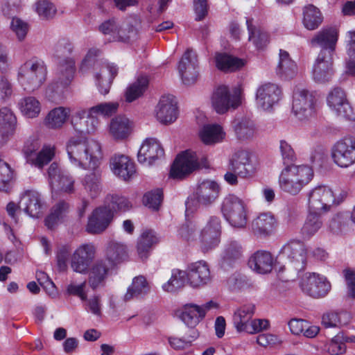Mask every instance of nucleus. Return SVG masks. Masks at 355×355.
<instances>
[{
	"mask_svg": "<svg viewBox=\"0 0 355 355\" xmlns=\"http://www.w3.org/2000/svg\"><path fill=\"white\" fill-rule=\"evenodd\" d=\"M243 255V248L236 240H228L224 245L222 252V264L223 266H231L240 260Z\"/></svg>",
	"mask_w": 355,
	"mask_h": 355,
	"instance_id": "nucleus-37",
	"label": "nucleus"
},
{
	"mask_svg": "<svg viewBox=\"0 0 355 355\" xmlns=\"http://www.w3.org/2000/svg\"><path fill=\"white\" fill-rule=\"evenodd\" d=\"M104 204L110 208L113 214L117 211H128L132 207L127 198L118 194H108L105 198Z\"/></svg>",
	"mask_w": 355,
	"mask_h": 355,
	"instance_id": "nucleus-55",
	"label": "nucleus"
},
{
	"mask_svg": "<svg viewBox=\"0 0 355 355\" xmlns=\"http://www.w3.org/2000/svg\"><path fill=\"white\" fill-rule=\"evenodd\" d=\"M111 267L107 264L106 261L103 259L95 262L91 268L88 279V283L92 289L95 290L98 287L103 286Z\"/></svg>",
	"mask_w": 355,
	"mask_h": 355,
	"instance_id": "nucleus-36",
	"label": "nucleus"
},
{
	"mask_svg": "<svg viewBox=\"0 0 355 355\" xmlns=\"http://www.w3.org/2000/svg\"><path fill=\"white\" fill-rule=\"evenodd\" d=\"M300 287L305 294L320 298L329 293L331 285L324 276L315 272H306L300 280Z\"/></svg>",
	"mask_w": 355,
	"mask_h": 355,
	"instance_id": "nucleus-11",
	"label": "nucleus"
},
{
	"mask_svg": "<svg viewBox=\"0 0 355 355\" xmlns=\"http://www.w3.org/2000/svg\"><path fill=\"white\" fill-rule=\"evenodd\" d=\"M313 171L307 165H286L279 178L280 189L291 196L298 195L311 181Z\"/></svg>",
	"mask_w": 355,
	"mask_h": 355,
	"instance_id": "nucleus-3",
	"label": "nucleus"
},
{
	"mask_svg": "<svg viewBox=\"0 0 355 355\" xmlns=\"http://www.w3.org/2000/svg\"><path fill=\"white\" fill-rule=\"evenodd\" d=\"M47 73L44 62L33 58L27 60L19 67L17 80L25 91L33 92L46 82Z\"/></svg>",
	"mask_w": 355,
	"mask_h": 355,
	"instance_id": "nucleus-4",
	"label": "nucleus"
},
{
	"mask_svg": "<svg viewBox=\"0 0 355 355\" xmlns=\"http://www.w3.org/2000/svg\"><path fill=\"white\" fill-rule=\"evenodd\" d=\"M110 167L112 173L120 179L128 181L136 173L133 161L124 155H114L110 160Z\"/></svg>",
	"mask_w": 355,
	"mask_h": 355,
	"instance_id": "nucleus-27",
	"label": "nucleus"
},
{
	"mask_svg": "<svg viewBox=\"0 0 355 355\" xmlns=\"http://www.w3.org/2000/svg\"><path fill=\"white\" fill-rule=\"evenodd\" d=\"M36 11L40 17L48 19L55 16L57 10L51 2L41 0L37 3Z\"/></svg>",
	"mask_w": 355,
	"mask_h": 355,
	"instance_id": "nucleus-64",
	"label": "nucleus"
},
{
	"mask_svg": "<svg viewBox=\"0 0 355 355\" xmlns=\"http://www.w3.org/2000/svg\"><path fill=\"white\" fill-rule=\"evenodd\" d=\"M48 174L52 191H60L67 193L74 192V179L68 173L61 171L55 162L50 165Z\"/></svg>",
	"mask_w": 355,
	"mask_h": 355,
	"instance_id": "nucleus-17",
	"label": "nucleus"
},
{
	"mask_svg": "<svg viewBox=\"0 0 355 355\" xmlns=\"http://www.w3.org/2000/svg\"><path fill=\"white\" fill-rule=\"evenodd\" d=\"M331 157L336 164L347 168L355 164V138L346 137L338 140L331 148Z\"/></svg>",
	"mask_w": 355,
	"mask_h": 355,
	"instance_id": "nucleus-12",
	"label": "nucleus"
},
{
	"mask_svg": "<svg viewBox=\"0 0 355 355\" xmlns=\"http://www.w3.org/2000/svg\"><path fill=\"white\" fill-rule=\"evenodd\" d=\"M19 108L24 116L28 118L37 117L41 112V103L34 96H26L20 99Z\"/></svg>",
	"mask_w": 355,
	"mask_h": 355,
	"instance_id": "nucleus-52",
	"label": "nucleus"
},
{
	"mask_svg": "<svg viewBox=\"0 0 355 355\" xmlns=\"http://www.w3.org/2000/svg\"><path fill=\"white\" fill-rule=\"evenodd\" d=\"M12 171L8 163L0 159V191L9 192L11 189Z\"/></svg>",
	"mask_w": 355,
	"mask_h": 355,
	"instance_id": "nucleus-59",
	"label": "nucleus"
},
{
	"mask_svg": "<svg viewBox=\"0 0 355 355\" xmlns=\"http://www.w3.org/2000/svg\"><path fill=\"white\" fill-rule=\"evenodd\" d=\"M119 108V103L116 102H108L99 103L89 108L90 113L104 117H110L116 113Z\"/></svg>",
	"mask_w": 355,
	"mask_h": 355,
	"instance_id": "nucleus-60",
	"label": "nucleus"
},
{
	"mask_svg": "<svg viewBox=\"0 0 355 355\" xmlns=\"http://www.w3.org/2000/svg\"><path fill=\"white\" fill-rule=\"evenodd\" d=\"M163 192L162 189H157L147 192L143 198V202L150 209L158 210L162 202Z\"/></svg>",
	"mask_w": 355,
	"mask_h": 355,
	"instance_id": "nucleus-62",
	"label": "nucleus"
},
{
	"mask_svg": "<svg viewBox=\"0 0 355 355\" xmlns=\"http://www.w3.org/2000/svg\"><path fill=\"white\" fill-rule=\"evenodd\" d=\"M71 123L78 132L93 134L98 130L100 121L94 114L90 113L89 109H78L72 116Z\"/></svg>",
	"mask_w": 355,
	"mask_h": 355,
	"instance_id": "nucleus-25",
	"label": "nucleus"
},
{
	"mask_svg": "<svg viewBox=\"0 0 355 355\" xmlns=\"http://www.w3.org/2000/svg\"><path fill=\"white\" fill-rule=\"evenodd\" d=\"M75 71L74 60L67 58L61 61L58 67L57 78L45 89V98L53 103L60 102L64 97L65 89L74 77Z\"/></svg>",
	"mask_w": 355,
	"mask_h": 355,
	"instance_id": "nucleus-5",
	"label": "nucleus"
},
{
	"mask_svg": "<svg viewBox=\"0 0 355 355\" xmlns=\"http://www.w3.org/2000/svg\"><path fill=\"white\" fill-rule=\"evenodd\" d=\"M232 125L236 137L240 140L252 139L257 132L254 122L248 117L236 119Z\"/></svg>",
	"mask_w": 355,
	"mask_h": 355,
	"instance_id": "nucleus-42",
	"label": "nucleus"
},
{
	"mask_svg": "<svg viewBox=\"0 0 355 355\" xmlns=\"http://www.w3.org/2000/svg\"><path fill=\"white\" fill-rule=\"evenodd\" d=\"M188 283L187 270L173 269L169 280L163 284L162 288L168 293H175L183 288Z\"/></svg>",
	"mask_w": 355,
	"mask_h": 355,
	"instance_id": "nucleus-50",
	"label": "nucleus"
},
{
	"mask_svg": "<svg viewBox=\"0 0 355 355\" xmlns=\"http://www.w3.org/2000/svg\"><path fill=\"white\" fill-rule=\"evenodd\" d=\"M229 170L236 173L241 178L250 176L254 172L250 156L246 151H239L234 153L230 161Z\"/></svg>",
	"mask_w": 355,
	"mask_h": 355,
	"instance_id": "nucleus-31",
	"label": "nucleus"
},
{
	"mask_svg": "<svg viewBox=\"0 0 355 355\" xmlns=\"http://www.w3.org/2000/svg\"><path fill=\"white\" fill-rule=\"evenodd\" d=\"M150 289V285L145 277L142 275L135 277L128 288L123 299L125 301H130L142 298L149 293Z\"/></svg>",
	"mask_w": 355,
	"mask_h": 355,
	"instance_id": "nucleus-43",
	"label": "nucleus"
},
{
	"mask_svg": "<svg viewBox=\"0 0 355 355\" xmlns=\"http://www.w3.org/2000/svg\"><path fill=\"white\" fill-rule=\"evenodd\" d=\"M199 166L196 153L191 150H187L177 156L171 166L170 177L173 179H183L198 169Z\"/></svg>",
	"mask_w": 355,
	"mask_h": 355,
	"instance_id": "nucleus-13",
	"label": "nucleus"
},
{
	"mask_svg": "<svg viewBox=\"0 0 355 355\" xmlns=\"http://www.w3.org/2000/svg\"><path fill=\"white\" fill-rule=\"evenodd\" d=\"M164 150L162 145L156 138L146 139L138 152L137 158L139 163L150 166L156 161L162 159Z\"/></svg>",
	"mask_w": 355,
	"mask_h": 355,
	"instance_id": "nucleus-16",
	"label": "nucleus"
},
{
	"mask_svg": "<svg viewBox=\"0 0 355 355\" xmlns=\"http://www.w3.org/2000/svg\"><path fill=\"white\" fill-rule=\"evenodd\" d=\"M276 73L282 79L290 80L293 78L297 73L295 62L290 58L288 53L284 50H279V60L276 69Z\"/></svg>",
	"mask_w": 355,
	"mask_h": 355,
	"instance_id": "nucleus-38",
	"label": "nucleus"
},
{
	"mask_svg": "<svg viewBox=\"0 0 355 355\" xmlns=\"http://www.w3.org/2000/svg\"><path fill=\"white\" fill-rule=\"evenodd\" d=\"M199 137L204 144L211 146L222 142L225 132L220 125L208 124L199 131Z\"/></svg>",
	"mask_w": 355,
	"mask_h": 355,
	"instance_id": "nucleus-40",
	"label": "nucleus"
},
{
	"mask_svg": "<svg viewBox=\"0 0 355 355\" xmlns=\"http://www.w3.org/2000/svg\"><path fill=\"white\" fill-rule=\"evenodd\" d=\"M319 214L314 212H309L308 214L300 231L304 239H309L322 227L323 223Z\"/></svg>",
	"mask_w": 355,
	"mask_h": 355,
	"instance_id": "nucleus-51",
	"label": "nucleus"
},
{
	"mask_svg": "<svg viewBox=\"0 0 355 355\" xmlns=\"http://www.w3.org/2000/svg\"><path fill=\"white\" fill-rule=\"evenodd\" d=\"M17 118L8 107L0 109V144L6 143L15 131Z\"/></svg>",
	"mask_w": 355,
	"mask_h": 355,
	"instance_id": "nucleus-32",
	"label": "nucleus"
},
{
	"mask_svg": "<svg viewBox=\"0 0 355 355\" xmlns=\"http://www.w3.org/2000/svg\"><path fill=\"white\" fill-rule=\"evenodd\" d=\"M157 120L164 125L171 124L178 117L177 102L172 96H162L155 109Z\"/></svg>",
	"mask_w": 355,
	"mask_h": 355,
	"instance_id": "nucleus-20",
	"label": "nucleus"
},
{
	"mask_svg": "<svg viewBox=\"0 0 355 355\" xmlns=\"http://www.w3.org/2000/svg\"><path fill=\"white\" fill-rule=\"evenodd\" d=\"M100 51L96 49L89 50L82 61L80 69H94V77L98 92L105 95L110 92L113 79L117 75L118 68L114 64L98 60Z\"/></svg>",
	"mask_w": 355,
	"mask_h": 355,
	"instance_id": "nucleus-2",
	"label": "nucleus"
},
{
	"mask_svg": "<svg viewBox=\"0 0 355 355\" xmlns=\"http://www.w3.org/2000/svg\"><path fill=\"white\" fill-rule=\"evenodd\" d=\"M220 209L223 217L232 227H245L248 218L246 206L243 200L234 195H228L223 199Z\"/></svg>",
	"mask_w": 355,
	"mask_h": 355,
	"instance_id": "nucleus-9",
	"label": "nucleus"
},
{
	"mask_svg": "<svg viewBox=\"0 0 355 355\" xmlns=\"http://www.w3.org/2000/svg\"><path fill=\"white\" fill-rule=\"evenodd\" d=\"M282 96V89L278 85L266 83L257 88L256 101L258 106L261 109L270 110L279 103Z\"/></svg>",
	"mask_w": 355,
	"mask_h": 355,
	"instance_id": "nucleus-15",
	"label": "nucleus"
},
{
	"mask_svg": "<svg viewBox=\"0 0 355 355\" xmlns=\"http://www.w3.org/2000/svg\"><path fill=\"white\" fill-rule=\"evenodd\" d=\"M327 102L330 109L338 116L343 118H349L352 114V109L346 94L340 87L331 89L327 97Z\"/></svg>",
	"mask_w": 355,
	"mask_h": 355,
	"instance_id": "nucleus-24",
	"label": "nucleus"
},
{
	"mask_svg": "<svg viewBox=\"0 0 355 355\" xmlns=\"http://www.w3.org/2000/svg\"><path fill=\"white\" fill-rule=\"evenodd\" d=\"M322 21L323 17L317 7L310 4L304 8L302 22L306 29L313 31L318 28Z\"/></svg>",
	"mask_w": 355,
	"mask_h": 355,
	"instance_id": "nucleus-48",
	"label": "nucleus"
},
{
	"mask_svg": "<svg viewBox=\"0 0 355 355\" xmlns=\"http://www.w3.org/2000/svg\"><path fill=\"white\" fill-rule=\"evenodd\" d=\"M276 226L277 220L275 216L269 212L259 214L252 223L253 232L260 236L270 235Z\"/></svg>",
	"mask_w": 355,
	"mask_h": 355,
	"instance_id": "nucleus-34",
	"label": "nucleus"
},
{
	"mask_svg": "<svg viewBox=\"0 0 355 355\" xmlns=\"http://www.w3.org/2000/svg\"><path fill=\"white\" fill-rule=\"evenodd\" d=\"M219 192L220 187L216 182L206 180L197 185L194 196L200 205L208 206L216 200Z\"/></svg>",
	"mask_w": 355,
	"mask_h": 355,
	"instance_id": "nucleus-29",
	"label": "nucleus"
},
{
	"mask_svg": "<svg viewBox=\"0 0 355 355\" xmlns=\"http://www.w3.org/2000/svg\"><path fill=\"white\" fill-rule=\"evenodd\" d=\"M248 266L257 273L266 274L272 269L273 257L268 251L258 250L250 257Z\"/></svg>",
	"mask_w": 355,
	"mask_h": 355,
	"instance_id": "nucleus-33",
	"label": "nucleus"
},
{
	"mask_svg": "<svg viewBox=\"0 0 355 355\" xmlns=\"http://www.w3.org/2000/svg\"><path fill=\"white\" fill-rule=\"evenodd\" d=\"M106 260L110 266H114L125 261L128 257L127 245L121 242L112 241L107 246Z\"/></svg>",
	"mask_w": 355,
	"mask_h": 355,
	"instance_id": "nucleus-35",
	"label": "nucleus"
},
{
	"mask_svg": "<svg viewBox=\"0 0 355 355\" xmlns=\"http://www.w3.org/2000/svg\"><path fill=\"white\" fill-rule=\"evenodd\" d=\"M69 204L60 201L53 206L51 213L45 219V225L49 229H53L61 221L69 209Z\"/></svg>",
	"mask_w": 355,
	"mask_h": 355,
	"instance_id": "nucleus-53",
	"label": "nucleus"
},
{
	"mask_svg": "<svg viewBox=\"0 0 355 355\" xmlns=\"http://www.w3.org/2000/svg\"><path fill=\"white\" fill-rule=\"evenodd\" d=\"M317 110V98L313 94L304 89L293 93L292 112L297 120L306 122L314 118Z\"/></svg>",
	"mask_w": 355,
	"mask_h": 355,
	"instance_id": "nucleus-8",
	"label": "nucleus"
},
{
	"mask_svg": "<svg viewBox=\"0 0 355 355\" xmlns=\"http://www.w3.org/2000/svg\"><path fill=\"white\" fill-rule=\"evenodd\" d=\"M95 257V248L92 244L79 246L72 254L71 267L76 272L85 274Z\"/></svg>",
	"mask_w": 355,
	"mask_h": 355,
	"instance_id": "nucleus-21",
	"label": "nucleus"
},
{
	"mask_svg": "<svg viewBox=\"0 0 355 355\" xmlns=\"http://www.w3.org/2000/svg\"><path fill=\"white\" fill-rule=\"evenodd\" d=\"M349 314L345 311H330L324 313L322 318V324L326 328L340 327L349 322Z\"/></svg>",
	"mask_w": 355,
	"mask_h": 355,
	"instance_id": "nucleus-54",
	"label": "nucleus"
},
{
	"mask_svg": "<svg viewBox=\"0 0 355 355\" xmlns=\"http://www.w3.org/2000/svg\"><path fill=\"white\" fill-rule=\"evenodd\" d=\"M246 24L248 31V40L257 49H264L269 43L268 33L261 27L254 24L253 19H247Z\"/></svg>",
	"mask_w": 355,
	"mask_h": 355,
	"instance_id": "nucleus-44",
	"label": "nucleus"
},
{
	"mask_svg": "<svg viewBox=\"0 0 355 355\" xmlns=\"http://www.w3.org/2000/svg\"><path fill=\"white\" fill-rule=\"evenodd\" d=\"M132 122L123 116L112 119L109 125V132L114 139H124L131 133Z\"/></svg>",
	"mask_w": 355,
	"mask_h": 355,
	"instance_id": "nucleus-39",
	"label": "nucleus"
},
{
	"mask_svg": "<svg viewBox=\"0 0 355 355\" xmlns=\"http://www.w3.org/2000/svg\"><path fill=\"white\" fill-rule=\"evenodd\" d=\"M115 40L128 42L137 38V31L129 21L119 23Z\"/></svg>",
	"mask_w": 355,
	"mask_h": 355,
	"instance_id": "nucleus-58",
	"label": "nucleus"
},
{
	"mask_svg": "<svg viewBox=\"0 0 355 355\" xmlns=\"http://www.w3.org/2000/svg\"><path fill=\"white\" fill-rule=\"evenodd\" d=\"M333 55L326 50H320L313 66V79L318 83L329 81L333 74Z\"/></svg>",
	"mask_w": 355,
	"mask_h": 355,
	"instance_id": "nucleus-19",
	"label": "nucleus"
},
{
	"mask_svg": "<svg viewBox=\"0 0 355 355\" xmlns=\"http://www.w3.org/2000/svg\"><path fill=\"white\" fill-rule=\"evenodd\" d=\"M188 284L194 288H201L211 281L209 267L205 261L191 263L187 268Z\"/></svg>",
	"mask_w": 355,
	"mask_h": 355,
	"instance_id": "nucleus-18",
	"label": "nucleus"
},
{
	"mask_svg": "<svg viewBox=\"0 0 355 355\" xmlns=\"http://www.w3.org/2000/svg\"><path fill=\"white\" fill-rule=\"evenodd\" d=\"M280 254L293 263L297 269L304 268L306 261V248L302 242L290 241L282 248Z\"/></svg>",
	"mask_w": 355,
	"mask_h": 355,
	"instance_id": "nucleus-26",
	"label": "nucleus"
},
{
	"mask_svg": "<svg viewBox=\"0 0 355 355\" xmlns=\"http://www.w3.org/2000/svg\"><path fill=\"white\" fill-rule=\"evenodd\" d=\"M178 70L184 85L193 84L198 77V60L195 52L187 50L183 55L178 65Z\"/></svg>",
	"mask_w": 355,
	"mask_h": 355,
	"instance_id": "nucleus-22",
	"label": "nucleus"
},
{
	"mask_svg": "<svg viewBox=\"0 0 355 355\" xmlns=\"http://www.w3.org/2000/svg\"><path fill=\"white\" fill-rule=\"evenodd\" d=\"M347 54L346 73L355 76V31H350L347 33Z\"/></svg>",
	"mask_w": 355,
	"mask_h": 355,
	"instance_id": "nucleus-57",
	"label": "nucleus"
},
{
	"mask_svg": "<svg viewBox=\"0 0 355 355\" xmlns=\"http://www.w3.org/2000/svg\"><path fill=\"white\" fill-rule=\"evenodd\" d=\"M148 85V79L146 76H139L135 82L127 87L125 98L128 102H132L143 95Z\"/></svg>",
	"mask_w": 355,
	"mask_h": 355,
	"instance_id": "nucleus-56",
	"label": "nucleus"
},
{
	"mask_svg": "<svg viewBox=\"0 0 355 355\" xmlns=\"http://www.w3.org/2000/svg\"><path fill=\"white\" fill-rule=\"evenodd\" d=\"M216 67L225 72H232L244 66L242 59L233 57L227 53H218L215 55Z\"/></svg>",
	"mask_w": 355,
	"mask_h": 355,
	"instance_id": "nucleus-47",
	"label": "nucleus"
},
{
	"mask_svg": "<svg viewBox=\"0 0 355 355\" xmlns=\"http://www.w3.org/2000/svg\"><path fill=\"white\" fill-rule=\"evenodd\" d=\"M338 31L333 27L321 29L310 40L312 47L320 46L321 50H326L329 53H334L338 41Z\"/></svg>",
	"mask_w": 355,
	"mask_h": 355,
	"instance_id": "nucleus-28",
	"label": "nucleus"
},
{
	"mask_svg": "<svg viewBox=\"0 0 355 355\" xmlns=\"http://www.w3.org/2000/svg\"><path fill=\"white\" fill-rule=\"evenodd\" d=\"M158 242L155 233L152 230L145 231L142 233L137 241V250L139 257L144 260L148 258L150 251Z\"/></svg>",
	"mask_w": 355,
	"mask_h": 355,
	"instance_id": "nucleus-49",
	"label": "nucleus"
},
{
	"mask_svg": "<svg viewBox=\"0 0 355 355\" xmlns=\"http://www.w3.org/2000/svg\"><path fill=\"white\" fill-rule=\"evenodd\" d=\"M205 318V310L195 304H187L180 315L181 320L191 328L195 327Z\"/></svg>",
	"mask_w": 355,
	"mask_h": 355,
	"instance_id": "nucleus-41",
	"label": "nucleus"
},
{
	"mask_svg": "<svg viewBox=\"0 0 355 355\" xmlns=\"http://www.w3.org/2000/svg\"><path fill=\"white\" fill-rule=\"evenodd\" d=\"M66 149L73 166L94 170L85 176L83 185L91 198H97L102 191L101 175L96 170L103 157L101 144L93 139L72 137L68 140Z\"/></svg>",
	"mask_w": 355,
	"mask_h": 355,
	"instance_id": "nucleus-1",
	"label": "nucleus"
},
{
	"mask_svg": "<svg viewBox=\"0 0 355 355\" xmlns=\"http://www.w3.org/2000/svg\"><path fill=\"white\" fill-rule=\"evenodd\" d=\"M306 197L309 212L319 214L329 211L333 205L339 204L341 201L336 198L331 188L324 185H319L309 190Z\"/></svg>",
	"mask_w": 355,
	"mask_h": 355,
	"instance_id": "nucleus-7",
	"label": "nucleus"
},
{
	"mask_svg": "<svg viewBox=\"0 0 355 355\" xmlns=\"http://www.w3.org/2000/svg\"><path fill=\"white\" fill-rule=\"evenodd\" d=\"M255 310V305L249 303L243 304L234 311L232 324L237 332L254 334L268 327L269 322L267 320L253 319Z\"/></svg>",
	"mask_w": 355,
	"mask_h": 355,
	"instance_id": "nucleus-6",
	"label": "nucleus"
},
{
	"mask_svg": "<svg viewBox=\"0 0 355 355\" xmlns=\"http://www.w3.org/2000/svg\"><path fill=\"white\" fill-rule=\"evenodd\" d=\"M27 162L35 166L42 168L49 163L55 156V147L52 146H44L38 153L26 152Z\"/></svg>",
	"mask_w": 355,
	"mask_h": 355,
	"instance_id": "nucleus-46",
	"label": "nucleus"
},
{
	"mask_svg": "<svg viewBox=\"0 0 355 355\" xmlns=\"http://www.w3.org/2000/svg\"><path fill=\"white\" fill-rule=\"evenodd\" d=\"M198 337V333L196 329L189 330V334L182 338H170L168 341L172 347L180 349L187 347Z\"/></svg>",
	"mask_w": 355,
	"mask_h": 355,
	"instance_id": "nucleus-61",
	"label": "nucleus"
},
{
	"mask_svg": "<svg viewBox=\"0 0 355 355\" xmlns=\"http://www.w3.org/2000/svg\"><path fill=\"white\" fill-rule=\"evenodd\" d=\"M240 98L237 95L230 94L227 86L221 85L216 88L211 97V104L214 110L220 114L239 106Z\"/></svg>",
	"mask_w": 355,
	"mask_h": 355,
	"instance_id": "nucleus-14",
	"label": "nucleus"
},
{
	"mask_svg": "<svg viewBox=\"0 0 355 355\" xmlns=\"http://www.w3.org/2000/svg\"><path fill=\"white\" fill-rule=\"evenodd\" d=\"M43 205L41 195L36 191L28 190L21 196L20 207L32 218H39L42 215Z\"/></svg>",
	"mask_w": 355,
	"mask_h": 355,
	"instance_id": "nucleus-30",
	"label": "nucleus"
},
{
	"mask_svg": "<svg viewBox=\"0 0 355 355\" xmlns=\"http://www.w3.org/2000/svg\"><path fill=\"white\" fill-rule=\"evenodd\" d=\"M114 214L105 204L95 209L89 216L87 231L92 234L103 232L110 224Z\"/></svg>",
	"mask_w": 355,
	"mask_h": 355,
	"instance_id": "nucleus-23",
	"label": "nucleus"
},
{
	"mask_svg": "<svg viewBox=\"0 0 355 355\" xmlns=\"http://www.w3.org/2000/svg\"><path fill=\"white\" fill-rule=\"evenodd\" d=\"M346 283L345 299L347 302L355 300V272L349 269L343 271Z\"/></svg>",
	"mask_w": 355,
	"mask_h": 355,
	"instance_id": "nucleus-63",
	"label": "nucleus"
},
{
	"mask_svg": "<svg viewBox=\"0 0 355 355\" xmlns=\"http://www.w3.org/2000/svg\"><path fill=\"white\" fill-rule=\"evenodd\" d=\"M71 109L60 106L51 110L44 119L45 125L51 129H58L63 126L69 117Z\"/></svg>",
	"mask_w": 355,
	"mask_h": 355,
	"instance_id": "nucleus-45",
	"label": "nucleus"
},
{
	"mask_svg": "<svg viewBox=\"0 0 355 355\" xmlns=\"http://www.w3.org/2000/svg\"><path fill=\"white\" fill-rule=\"evenodd\" d=\"M222 234L221 220L217 216H210L198 234L200 248L203 252H208L217 248L220 243Z\"/></svg>",
	"mask_w": 355,
	"mask_h": 355,
	"instance_id": "nucleus-10",
	"label": "nucleus"
}]
</instances>
